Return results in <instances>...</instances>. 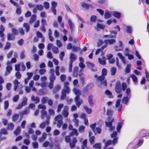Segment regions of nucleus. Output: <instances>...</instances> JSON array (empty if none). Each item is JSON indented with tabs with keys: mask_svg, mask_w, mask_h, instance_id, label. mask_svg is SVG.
Masks as SVG:
<instances>
[{
	"mask_svg": "<svg viewBox=\"0 0 149 149\" xmlns=\"http://www.w3.org/2000/svg\"><path fill=\"white\" fill-rule=\"evenodd\" d=\"M131 90L129 88L126 89L125 94L126 96L124 97L122 100V102L126 105L128 104V102L131 96Z\"/></svg>",
	"mask_w": 149,
	"mask_h": 149,
	"instance_id": "7ed1b4c3",
	"label": "nucleus"
},
{
	"mask_svg": "<svg viewBox=\"0 0 149 149\" xmlns=\"http://www.w3.org/2000/svg\"><path fill=\"white\" fill-rule=\"evenodd\" d=\"M97 27L96 29L97 31H99V29H103L105 28V26L102 24L97 23Z\"/></svg>",
	"mask_w": 149,
	"mask_h": 149,
	"instance_id": "bb28decb",
	"label": "nucleus"
},
{
	"mask_svg": "<svg viewBox=\"0 0 149 149\" xmlns=\"http://www.w3.org/2000/svg\"><path fill=\"white\" fill-rule=\"evenodd\" d=\"M93 97V95H91L88 96V102L91 106L93 105L94 104V103L92 99Z\"/></svg>",
	"mask_w": 149,
	"mask_h": 149,
	"instance_id": "aec40b11",
	"label": "nucleus"
},
{
	"mask_svg": "<svg viewBox=\"0 0 149 149\" xmlns=\"http://www.w3.org/2000/svg\"><path fill=\"white\" fill-rule=\"evenodd\" d=\"M30 111V110L29 108H26L24 110L20 113V114L22 115L27 114L29 113Z\"/></svg>",
	"mask_w": 149,
	"mask_h": 149,
	"instance_id": "cd10ccee",
	"label": "nucleus"
},
{
	"mask_svg": "<svg viewBox=\"0 0 149 149\" xmlns=\"http://www.w3.org/2000/svg\"><path fill=\"white\" fill-rule=\"evenodd\" d=\"M61 88V85L58 84L55 87L53 90V92L54 93H56L58 91L60 90Z\"/></svg>",
	"mask_w": 149,
	"mask_h": 149,
	"instance_id": "c756f323",
	"label": "nucleus"
},
{
	"mask_svg": "<svg viewBox=\"0 0 149 149\" xmlns=\"http://www.w3.org/2000/svg\"><path fill=\"white\" fill-rule=\"evenodd\" d=\"M87 66L88 68H90L91 70L93 71H95L97 69L96 68H93L94 66V64L92 63H91L87 61L86 62Z\"/></svg>",
	"mask_w": 149,
	"mask_h": 149,
	"instance_id": "9d476101",
	"label": "nucleus"
},
{
	"mask_svg": "<svg viewBox=\"0 0 149 149\" xmlns=\"http://www.w3.org/2000/svg\"><path fill=\"white\" fill-rule=\"evenodd\" d=\"M105 93L107 95L109 96L110 98H113V96L111 95L112 93L109 90H106L105 91Z\"/></svg>",
	"mask_w": 149,
	"mask_h": 149,
	"instance_id": "864d4df0",
	"label": "nucleus"
},
{
	"mask_svg": "<svg viewBox=\"0 0 149 149\" xmlns=\"http://www.w3.org/2000/svg\"><path fill=\"white\" fill-rule=\"evenodd\" d=\"M0 132L2 134L4 135H7L8 134V132L4 128L1 129Z\"/></svg>",
	"mask_w": 149,
	"mask_h": 149,
	"instance_id": "8fccbe9b",
	"label": "nucleus"
},
{
	"mask_svg": "<svg viewBox=\"0 0 149 149\" xmlns=\"http://www.w3.org/2000/svg\"><path fill=\"white\" fill-rule=\"evenodd\" d=\"M19 117V114H14L12 117V120L13 122L16 121Z\"/></svg>",
	"mask_w": 149,
	"mask_h": 149,
	"instance_id": "2f4dec72",
	"label": "nucleus"
},
{
	"mask_svg": "<svg viewBox=\"0 0 149 149\" xmlns=\"http://www.w3.org/2000/svg\"><path fill=\"white\" fill-rule=\"evenodd\" d=\"M77 140L75 137H74L73 139L72 142H70V147L71 148H73L75 146V143L77 142Z\"/></svg>",
	"mask_w": 149,
	"mask_h": 149,
	"instance_id": "f8f14e48",
	"label": "nucleus"
},
{
	"mask_svg": "<svg viewBox=\"0 0 149 149\" xmlns=\"http://www.w3.org/2000/svg\"><path fill=\"white\" fill-rule=\"evenodd\" d=\"M115 91L117 93H120L121 92V88L120 82V81H118L116 82V85Z\"/></svg>",
	"mask_w": 149,
	"mask_h": 149,
	"instance_id": "423d86ee",
	"label": "nucleus"
},
{
	"mask_svg": "<svg viewBox=\"0 0 149 149\" xmlns=\"http://www.w3.org/2000/svg\"><path fill=\"white\" fill-rule=\"evenodd\" d=\"M44 110H42L41 111V118L42 119H44L45 117L47 116V112Z\"/></svg>",
	"mask_w": 149,
	"mask_h": 149,
	"instance_id": "a19ab883",
	"label": "nucleus"
},
{
	"mask_svg": "<svg viewBox=\"0 0 149 149\" xmlns=\"http://www.w3.org/2000/svg\"><path fill=\"white\" fill-rule=\"evenodd\" d=\"M33 147L34 149H37L38 147V144L37 142H33L32 143Z\"/></svg>",
	"mask_w": 149,
	"mask_h": 149,
	"instance_id": "603ef678",
	"label": "nucleus"
},
{
	"mask_svg": "<svg viewBox=\"0 0 149 149\" xmlns=\"http://www.w3.org/2000/svg\"><path fill=\"white\" fill-rule=\"evenodd\" d=\"M36 15L35 14L33 15L31 17L29 21V23L31 24L33 23L36 19Z\"/></svg>",
	"mask_w": 149,
	"mask_h": 149,
	"instance_id": "c85d7f7f",
	"label": "nucleus"
},
{
	"mask_svg": "<svg viewBox=\"0 0 149 149\" xmlns=\"http://www.w3.org/2000/svg\"><path fill=\"white\" fill-rule=\"evenodd\" d=\"M87 139H85L83 142V144L81 146V149H85V148L87 147Z\"/></svg>",
	"mask_w": 149,
	"mask_h": 149,
	"instance_id": "e433bc0d",
	"label": "nucleus"
},
{
	"mask_svg": "<svg viewBox=\"0 0 149 149\" xmlns=\"http://www.w3.org/2000/svg\"><path fill=\"white\" fill-rule=\"evenodd\" d=\"M19 98V96L18 95H16L14 96L13 98V101L14 102H17Z\"/></svg>",
	"mask_w": 149,
	"mask_h": 149,
	"instance_id": "13d9d810",
	"label": "nucleus"
},
{
	"mask_svg": "<svg viewBox=\"0 0 149 149\" xmlns=\"http://www.w3.org/2000/svg\"><path fill=\"white\" fill-rule=\"evenodd\" d=\"M6 70L5 74V76H7L10 73L12 70V68L11 66H7L6 68Z\"/></svg>",
	"mask_w": 149,
	"mask_h": 149,
	"instance_id": "a211bd4d",
	"label": "nucleus"
},
{
	"mask_svg": "<svg viewBox=\"0 0 149 149\" xmlns=\"http://www.w3.org/2000/svg\"><path fill=\"white\" fill-rule=\"evenodd\" d=\"M114 119H112L110 121L108 122L105 121V122L106 126L109 128V130L110 131H112L114 130L115 126L112 125V123L114 121Z\"/></svg>",
	"mask_w": 149,
	"mask_h": 149,
	"instance_id": "20e7f679",
	"label": "nucleus"
},
{
	"mask_svg": "<svg viewBox=\"0 0 149 149\" xmlns=\"http://www.w3.org/2000/svg\"><path fill=\"white\" fill-rule=\"evenodd\" d=\"M105 77L102 75L99 77L97 78V79L99 81H100L101 83L102 84H104L105 86H107V82L106 80H104Z\"/></svg>",
	"mask_w": 149,
	"mask_h": 149,
	"instance_id": "0eeeda50",
	"label": "nucleus"
},
{
	"mask_svg": "<svg viewBox=\"0 0 149 149\" xmlns=\"http://www.w3.org/2000/svg\"><path fill=\"white\" fill-rule=\"evenodd\" d=\"M118 55L119 58L121 59L123 63L124 64H125L126 63V60L125 57L123 56L122 54L120 53H118Z\"/></svg>",
	"mask_w": 149,
	"mask_h": 149,
	"instance_id": "b1692460",
	"label": "nucleus"
},
{
	"mask_svg": "<svg viewBox=\"0 0 149 149\" xmlns=\"http://www.w3.org/2000/svg\"><path fill=\"white\" fill-rule=\"evenodd\" d=\"M70 62L73 63V62L76 61L77 59L76 56L73 53H71L70 55Z\"/></svg>",
	"mask_w": 149,
	"mask_h": 149,
	"instance_id": "4468645a",
	"label": "nucleus"
},
{
	"mask_svg": "<svg viewBox=\"0 0 149 149\" xmlns=\"http://www.w3.org/2000/svg\"><path fill=\"white\" fill-rule=\"evenodd\" d=\"M27 98L25 97H24L23 98L21 104L23 106H24L27 104Z\"/></svg>",
	"mask_w": 149,
	"mask_h": 149,
	"instance_id": "393cba45",
	"label": "nucleus"
},
{
	"mask_svg": "<svg viewBox=\"0 0 149 149\" xmlns=\"http://www.w3.org/2000/svg\"><path fill=\"white\" fill-rule=\"evenodd\" d=\"M46 122H42L39 125V127L41 129H44L46 126Z\"/></svg>",
	"mask_w": 149,
	"mask_h": 149,
	"instance_id": "774afa93",
	"label": "nucleus"
},
{
	"mask_svg": "<svg viewBox=\"0 0 149 149\" xmlns=\"http://www.w3.org/2000/svg\"><path fill=\"white\" fill-rule=\"evenodd\" d=\"M107 70L105 68H103L102 70V75L105 77L107 75Z\"/></svg>",
	"mask_w": 149,
	"mask_h": 149,
	"instance_id": "680f3d73",
	"label": "nucleus"
},
{
	"mask_svg": "<svg viewBox=\"0 0 149 149\" xmlns=\"http://www.w3.org/2000/svg\"><path fill=\"white\" fill-rule=\"evenodd\" d=\"M31 100L35 102V103H38L40 102V99L38 97H35L33 95H32L31 97Z\"/></svg>",
	"mask_w": 149,
	"mask_h": 149,
	"instance_id": "5701e85b",
	"label": "nucleus"
},
{
	"mask_svg": "<svg viewBox=\"0 0 149 149\" xmlns=\"http://www.w3.org/2000/svg\"><path fill=\"white\" fill-rule=\"evenodd\" d=\"M9 102L8 100L5 101L4 102V108L5 109H7L9 107Z\"/></svg>",
	"mask_w": 149,
	"mask_h": 149,
	"instance_id": "4d7b16f0",
	"label": "nucleus"
},
{
	"mask_svg": "<svg viewBox=\"0 0 149 149\" xmlns=\"http://www.w3.org/2000/svg\"><path fill=\"white\" fill-rule=\"evenodd\" d=\"M56 45L57 46L60 47L62 45V44L61 41L58 40H57L56 41Z\"/></svg>",
	"mask_w": 149,
	"mask_h": 149,
	"instance_id": "69168bd1",
	"label": "nucleus"
},
{
	"mask_svg": "<svg viewBox=\"0 0 149 149\" xmlns=\"http://www.w3.org/2000/svg\"><path fill=\"white\" fill-rule=\"evenodd\" d=\"M121 100L118 99L117 100L116 102L115 107L118 108V111H121L123 109V107L122 105H120Z\"/></svg>",
	"mask_w": 149,
	"mask_h": 149,
	"instance_id": "6e6552de",
	"label": "nucleus"
},
{
	"mask_svg": "<svg viewBox=\"0 0 149 149\" xmlns=\"http://www.w3.org/2000/svg\"><path fill=\"white\" fill-rule=\"evenodd\" d=\"M130 77L132 78V80L134 82V84H137L138 83L137 78L136 77L134 74H132L131 75Z\"/></svg>",
	"mask_w": 149,
	"mask_h": 149,
	"instance_id": "4be33fe9",
	"label": "nucleus"
},
{
	"mask_svg": "<svg viewBox=\"0 0 149 149\" xmlns=\"http://www.w3.org/2000/svg\"><path fill=\"white\" fill-rule=\"evenodd\" d=\"M15 76L17 79H19L21 77V74L19 71H18L16 72Z\"/></svg>",
	"mask_w": 149,
	"mask_h": 149,
	"instance_id": "bf43d9fd",
	"label": "nucleus"
},
{
	"mask_svg": "<svg viewBox=\"0 0 149 149\" xmlns=\"http://www.w3.org/2000/svg\"><path fill=\"white\" fill-rule=\"evenodd\" d=\"M81 6L83 8L88 9L91 5L87 3H83L81 4Z\"/></svg>",
	"mask_w": 149,
	"mask_h": 149,
	"instance_id": "49530a36",
	"label": "nucleus"
},
{
	"mask_svg": "<svg viewBox=\"0 0 149 149\" xmlns=\"http://www.w3.org/2000/svg\"><path fill=\"white\" fill-rule=\"evenodd\" d=\"M56 77L54 74L50 75L49 77V79L50 81L54 82V81L55 80Z\"/></svg>",
	"mask_w": 149,
	"mask_h": 149,
	"instance_id": "09e8293b",
	"label": "nucleus"
},
{
	"mask_svg": "<svg viewBox=\"0 0 149 149\" xmlns=\"http://www.w3.org/2000/svg\"><path fill=\"white\" fill-rule=\"evenodd\" d=\"M69 83L67 81L64 83V88L62 91L61 96V99L62 100L65 99L66 96V94H68L70 92V90L69 87Z\"/></svg>",
	"mask_w": 149,
	"mask_h": 149,
	"instance_id": "f03ea898",
	"label": "nucleus"
},
{
	"mask_svg": "<svg viewBox=\"0 0 149 149\" xmlns=\"http://www.w3.org/2000/svg\"><path fill=\"white\" fill-rule=\"evenodd\" d=\"M111 16V14L110 13L107 12H106L104 15V17L105 19H107L110 18Z\"/></svg>",
	"mask_w": 149,
	"mask_h": 149,
	"instance_id": "37998d69",
	"label": "nucleus"
},
{
	"mask_svg": "<svg viewBox=\"0 0 149 149\" xmlns=\"http://www.w3.org/2000/svg\"><path fill=\"white\" fill-rule=\"evenodd\" d=\"M112 15L113 16L118 19H119L120 17V13L117 12H114Z\"/></svg>",
	"mask_w": 149,
	"mask_h": 149,
	"instance_id": "f704fd0d",
	"label": "nucleus"
},
{
	"mask_svg": "<svg viewBox=\"0 0 149 149\" xmlns=\"http://www.w3.org/2000/svg\"><path fill=\"white\" fill-rule=\"evenodd\" d=\"M13 83L14 84V90L15 91H16L18 88V85L20 84V83L17 79H15Z\"/></svg>",
	"mask_w": 149,
	"mask_h": 149,
	"instance_id": "f3484780",
	"label": "nucleus"
},
{
	"mask_svg": "<svg viewBox=\"0 0 149 149\" xmlns=\"http://www.w3.org/2000/svg\"><path fill=\"white\" fill-rule=\"evenodd\" d=\"M21 131V129L20 127H18L14 131V133L16 136H17L19 134Z\"/></svg>",
	"mask_w": 149,
	"mask_h": 149,
	"instance_id": "7c9ffc66",
	"label": "nucleus"
},
{
	"mask_svg": "<svg viewBox=\"0 0 149 149\" xmlns=\"http://www.w3.org/2000/svg\"><path fill=\"white\" fill-rule=\"evenodd\" d=\"M23 26L25 28L26 32H29L30 29V26L28 23H24L23 24Z\"/></svg>",
	"mask_w": 149,
	"mask_h": 149,
	"instance_id": "6ab92c4d",
	"label": "nucleus"
},
{
	"mask_svg": "<svg viewBox=\"0 0 149 149\" xmlns=\"http://www.w3.org/2000/svg\"><path fill=\"white\" fill-rule=\"evenodd\" d=\"M126 31L127 33L129 34H131L132 32V27L130 26H126Z\"/></svg>",
	"mask_w": 149,
	"mask_h": 149,
	"instance_id": "72a5a7b5",
	"label": "nucleus"
},
{
	"mask_svg": "<svg viewBox=\"0 0 149 149\" xmlns=\"http://www.w3.org/2000/svg\"><path fill=\"white\" fill-rule=\"evenodd\" d=\"M79 70V68L78 66H75L74 68L73 69V76L75 77H76L78 75V71Z\"/></svg>",
	"mask_w": 149,
	"mask_h": 149,
	"instance_id": "dca6fc26",
	"label": "nucleus"
},
{
	"mask_svg": "<svg viewBox=\"0 0 149 149\" xmlns=\"http://www.w3.org/2000/svg\"><path fill=\"white\" fill-rule=\"evenodd\" d=\"M12 33L13 34L15 35H18V32L16 29L15 28L12 29Z\"/></svg>",
	"mask_w": 149,
	"mask_h": 149,
	"instance_id": "e2e57ef3",
	"label": "nucleus"
},
{
	"mask_svg": "<svg viewBox=\"0 0 149 149\" xmlns=\"http://www.w3.org/2000/svg\"><path fill=\"white\" fill-rule=\"evenodd\" d=\"M68 24L69 26L71 32L72 33L73 31L74 28V26L71 20L70 19H68Z\"/></svg>",
	"mask_w": 149,
	"mask_h": 149,
	"instance_id": "ddd939ff",
	"label": "nucleus"
},
{
	"mask_svg": "<svg viewBox=\"0 0 149 149\" xmlns=\"http://www.w3.org/2000/svg\"><path fill=\"white\" fill-rule=\"evenodd\" d=\"M14 127V125L13 123H9L8 125L7 129L8 130H12Z\"/></svg>",
	"mask_w": 149,
	"mask_h": 149,
	"instance_id": "c9c22d12",
	"label": "nucleus"
},
{
	"mask_svg": "<svg viewBox=\"0 0 149 149\" xmlns=\"http://www.w3.org/2000/svg\"><path fill=\"white\" fill-rule=\"evenodd\" d=\"M73 91L76 95L74 98L75 102L76 103L77 106L79 108L83 103L82 100L80 99V96L81 95V91L79 89L74 88L73 89Z\"/></svg>",
	"mask_w": 149,
	"mask_h": 149,
	"instance_id": "f257e3e1",
	"label": "nucleus"
},
{
	"mask_svg": "<svg viewBox=\"0 0 149 149\" xmlns=\"http://www.w3.org/2000/svg\"><path fill=\"white\" fill-rule=\"evenodd\" d=\"M131 65L130 64H128L127 65L125 69V72L126 73H129L130 71V67Z\"/></svg>",
	"mask_w": 149,
	"mask_h": 149,
	"instance_id": "ea45409f",
	"label": "nucleus"
},
{
	"mask_svg": "<svg viewBox=\"0 0 149 149\" xmlns=\"http://www.w3.org/2000/svg\"><path fill=\"white\" fill-rule=\"evenodd\" d=\"M65 56V53L64 52H62L59 54V58L61 61H63V58Z\"/></svg>",
	"mask_w": 149,
	"mask_h": 149,
	"instance_id": "6e6d98bb",
	"label": "nucleus"
},
{
	"mask_svg": "<svg viewBox=\"0 0 149 149\" xmlns=\"http://www.w3.org/2000/svg\"><path fill=\"white\" fill-rule=\"evenodd\" d=\"M85 127L84 126H81L79 127V132H80L82 133L84 132V130Z\"/></svg>",
	"mask_w": 149,
	"mask_h": 149,
	"instance_id": "052dcab7",
	"label": "nucleus"
},
{
	"mask_svg": "<svg viewBox=\"0 0 149 149\" xmlns=\"http://www.w3.org/2000/svg\"><path fill=\"white\" fill-rule=\"evenodd\" d=\"M117 135V132L115 131L111 134V137L112 138H114L112 141V144L113 145H115L117 143L118 139V137H116Z\"/></svg>",
	"mask_w": 149,
	"mask_h": 149,
	"instance_id": "39448f33",
	"label": "nucleus"
},
{
	"mask_svg": "<svg viewBox=\"0 0 149 149\" xmlns=\"http://www.w3.org/2000/svg\"><path fill=\"white\" fill-rule=\"evenodd\" d=\"M66 79V76L65 74H62L60 76V79L61 81H64Z\"/></svg>",
	"mask_w": 149,
	"mask_h": 149,
	"instance_id": "0e129e2a",
	"label": "nucleus"
},
{
	"mask_svg": "<svg viewBox=\"0 0 149 149\" xmlns=\"http://www.w3.org/2000/svg\"><path fill=\"white\" fill-rule=\"evenodd\" d=\"M123 120H122L121 122H118V125L116 127V130L118 132H120V130L123 124Z\"/></svg>",
	"mask_w": 149,
	"mask_h": 149,
	"instance_id": "2eb2a0df",
	"label": "nucleus"
},
{
	"mask_svg": "<svg viewBox=\"0 0 149 149\" xmlns=\"http://www.w3.org/2000/svg\"><path fill=\"white\" fill-rule=\"evenodd\" d=\"M15 38V37L11 34L8 33L7 34V39L8 40H13Z\"/></svg>",
	"mask_w": 149,
	"mask_h": 149,
	"instance_id": "4c0bfd02",
	"label": "nucleus"
},
{
	"mask_svg": "<svg viewBox=\"0 0 149 149\" xmlns=\"http://www.w3.org/2000/svg\"><path fill=\"white\" fill-rule=\"evenodd\" d=\"M43 5L45 8L46 9H48L49 7V4L47 2H45L43 3Z\"/></svg>",
	"mask_w": 149,
	"mask_h": 149,
	"instance_id": "5fc2aeb1",
	"label": "nucleus"
},
{
	"mask_svg": "<svg viewBox=\"0 0 149 149\" xmlns=\"http://www.w3.org/2000/svg\"><path fill=\"white\" fill-rule=\"evenodd\" d=\"M116 42V40L114 39H111L105 40H104V42L105 44L112 45L115 43Z\"/></svg>",
	"mask_w": 149,
	"mask_h": 149,
	"instance_id": "9b49d317",
	"label": "nucleus"
},
{
	"mask_svg": "<svg viewBox=\"0 0 149 149\" xmlns=\"http://www.w3.org/2000/svg\"><path fill=\"white\" fill-rule=\"evenodd\" d=\"M63 106L64 105L63 104H58L57 107V113H59L61 111V109L63 108Z\"/></svg>",
	"mask_w": 149,
	"mask_h": 149,
	"instance_id": "a18cd8bd",
	"label": "nucleus"
},
{
	"mask_svg": "<svg viewBox=\"0 0 149 149\" xmlns=\"http://www.w3.org/2000/svg\"><path fill=\"white\" fill-rule=\"evenodd\" d=\"M36 8H34L33 9V12L34 13H37V10L39 11H42L44 8V7L41 5H36Z\"/></svg>",
	"mask_w": 149,
	"mask_h": 149,
	"instance_id": "1a4fd4ad",
	"label": "nucleus"
},
{
	"mask_svg": "<svg viewBox=\"0 0 149 149\" xmlns=\"http://www.w3.org/2000/svg\"><path fill=\"white\" fill-rule=\"evenodd\" d=\"M105 59V58L104 57H103L102 59L100 58H99L98 60L99 63L101 65H105L106 64Z\"/></svg>",
	"mask_w": 149,
	"mask_h": 149,
	"instance_id": "412c9836",
	"label": "nucleus"
},
{
	"mask_svg": "<svg viewBox=\"0 0 149 149\" xmlns=\"http://www.w3.org/2000/svg\"><path fill=\"white\" fill-rule=\"evenodd\" d=\"M97 17L95 15H92L90 19V20L91 22H95L96 20Z\"/></svg>",
	"mask_w": 149,
	"mask_h": 149,
	"instance_id": "3c124183",
	"label": "nucleus"
},
{
	"mask_svg": "<svg viewBox=\"0 0 149 149\" xmlns=\"http://www.w3.org/2000/svg\"><path fill=\"white\" fill-rule=\"evenodd\" d=\"M12 86V84L10 83H7L6 86V88L8 91H9L10 90V88Z\"/></svg>",
	"mask_w": 149,
	"mask_h": 149,
	"instance_id": "338daca9",
	"label": "nucleus"
},
{
	"mask_svg": "<svg viewBox=\"0 0 149 149\" xmlns=\"http://www.w3.org/2000/svg\"><path fill=\"white\" fill-rule=\"evenodd\" d=\"M55 121H57V122L63 121V118L62 116L61 115H59L56 116L55 118Z\"/></svg>",
	"mask_w": 149,
	"mask_h": 149,
	"instance_id": "473e14b6",
	"label": "nucleus"
},
{
	"mask_svg": "<svg viewBox=\"0 0 149 149\" xmlns=\"http://www.w3.org/2000/svg\"><path fill=\"white\" fill-rule=\"evenodd\" d=\"M143 139H141L139 140L137 143L136 146H134V148L136 149L138 147H140L143 144Z\"/></svg>",
	"mask_w": 149,
	"mask_h": 149,
	"instance_id": "a878e982",
	"label": "nucleus"
},
{
	"mask_svg": "<svg viewBox=\"0 0 149 149\" xmlns=\"http://www.w3.org/2000/svg\"><path fill=\"white\" fill-rule=\"evenodd\" d=\"M52 50L53 52L55 54H57L59 52L58 48L56 47H54L52 49Z\"/></svg>",
	"mask_w": 149,
	"mask_h": 149,
	"instance_id": "79ce46f5",
	"label": "nucleus"
},
{
	"mask_svg": "<svg viewBox=\"0 0 149 149\" xmlns=\"http://www.w3.org/2000/svg\"><path fill=\"white\" fill-rule=\"evenodd\" d=\"M111 74L112 75H114L116 72V69L115 68L112 67L110 70Z\"/></svg>",
	"mask_w": 149,
	"mask_h": 149,
	"instance_id": "de8ad7c7",
	"label": "nucleus"
},
{
	"mask_svg": "<svg viewBox=\"0 0 149 149\" xmlns=\"http://www.w3.org/2000/svg\"><path fill=\"white\" fill-rule=\"evenodd\" d=\"M84 108L88 114H90L91 113L92 110L91 109H89L87 106L86 105L84 106Z\"/></svg>",
	"mask_w": 149,
	"mask_h": 149,
	"instance_id": "58836bf2",
	"label": "nucleus"
},
{
	"mask_svg": "<svg viewBox=\"0 0 149 149\" xmlns=\"http://www.w3.org/2000/svg\"><path fill=\"white\" fill-rule=\"evenodd\" d=\"M93 148L97 149H101V144L100 143H96L93 146Z\"/></svg>",
	"mask_w": 149,
	"mask_h": 149,
	"instance_id": "c03bdc74",
	"label": "nucleus"
}]
</instances>
